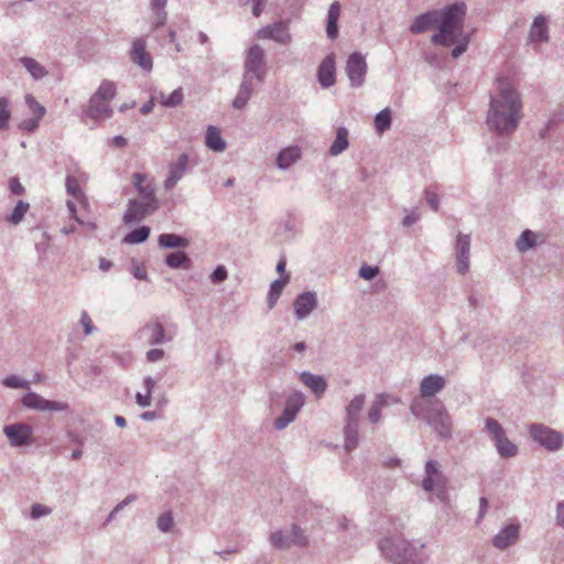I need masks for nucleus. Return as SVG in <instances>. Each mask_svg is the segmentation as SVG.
Instances as JSON below:
<instances>
[{
	"mask_svg": "<svg viewBox=\"0 0 564 564\" xmlns=\"http://www.w3.org/2000/svg\"><path fill=\"white\" fill-rule=\"evenodd\" d=\"M50 513H51V509L41 503H34L31 507V518L32 519H39V518L47 516Z\"/></svg>",
	"mask_w": 564,
	"mask_h": 564,
	"instance_id": "obj_56",
	"label": "nucleus"
},
{
	"mask_svg": "<svg viewBox=\"0 0 564 564\" xmlns=\"http://www.w3.org/2000/svg\"><path fill=\"white\" fill-rule=\"evenodd\" d=\"M135 402L141 408H148L151 405V394L148 392H145L144 394L137 393Z\"/></svg>",
	"mask_w": 564,
	"mask_h": 564,
	"instance_id": "obj_63",
	"label": "nucleus"
},
{
	"mask_svg": "<svg viewBox=\"0 0 564 564\" xmlns=\"http://www.w3.org/2000/svg\"><path fill=\"white\" fill-rule=\"evenodd\" d=\"M301 159V149L296 145L282 149L276 156V166L280 170H288Z\"/></svg>",
	"mask_w": 564,
	"mask_h": 564,
	"instance_id": "obj_32",
	"label": "nucleus"
},
{
	"mask_svg": "<svg viewBox=\"0 0 564 564\" xmlns=\"http://www.w3.org/2000/svg\"><path fill=\"white\" fill-rule=\"evenodd\" d=\"M288 282H289V275H285V276L274 280L270 285L269 293L280 297L282 290Z\"/></svg>",
	"mask_w": 564,
	"mask_h": 564,
	"instance_id": "obj_53",
	"label": "nucleus"
},
{
	"mask_svg": "<svg viewBox=\"0 0 564 564\" xmlns=\"http://www.w3.org/2000/svg\"><path fill=\"white\" fill-rule=\"evenodd\" d=\"M375 126L376 130L379 133H382L390 129L391 127V111L389 108H384L379 111L375 117Z\"/></svg>",
	"mask_w": 564,
	"mask_h": 564,
	"instance_id": "obj_44",
	"label": "nucleus"
},
{
	"mask_svg": "<svg viewBox=\"0 0 564 564\" xmlns=\"http://www.w3.org/2000/svg\"><path fill=\"white\" fill-rule=\"evenodd\" d=\"M348 145V130L345 127H339L336 131V138L330 144L329 154L332 156H337L343 153Z\"/></svg>",
	"mask_w": 564,
	"mask_h": 564,
	"instance_id": "obj_38",
	"label": "nucleus"
},
{
	"mask_svg": "<svg viewBox=\"0 0 564 564\" xmlns=\"http://www.w3.org/2000/svg\"><path fill=\"white\" fill-rule=\"evenodd\" d=\"M25 102L30 110L33 112L34 117H37V119L43 118L45 115V108L40 102H37L33 96L26 95Z\"/></svg>",
	"mask_w": 564,
	"mask_h": 564,
	"instance_id": "obj_51",
	"label": "nucleus"
},
{
	"mask_svg": "<svg viewBox=\"0 0 564 564\" xmlns=\"http://www.w3.org/2000/svg\"><path fill=\"white\" fill-rule=\"evenodd\" d=\"M536 243V236L535 234L530 230L525 229L522 231L518 240L516 241V248L519 252H527L531 248H533Z\"/></svg>",
	"mask_w": 564,
	"mask_h": 564,
	"instance_id": "obj_42",
	"label": "nucleus"
},
{
	"mask_svg": "<svg viewBox=\"0 0 564 564\" xmlns=\"http://www.w3.org/2000/svg\"><path fill=\"white\" fill-rule=\"evenodd\" d=\"M41 119H37V117L23 120L20 123V128L25 131H34L39 127V122Z\"/></svg>",
	"mask_w": 564,
	"mask_h": 564,
	"instance_id": "obj_62",
	"label": "nucleus"
},
{
	"mask_svg": "<svg viewBox=\"0 0 564 564\" xmlns=\"http://www.w3.org/2000/svg\"><path fill=\"white\" fill-rule=\"evenodd\" d=\"M438 15L440 14L437 10H432L415 17L409 28L410 32L413 34H421L426 32L432 26L436 28Z\"/></svg>",
	"mask_w": 564,
	"mask_h": 564,
	"instance_id": "obj_27",
	"label": "nucleus"
},
{
	"mask_svg": "<svg viewBox=\"0 0 564 564\" xmlns=\"http://www.w3.org/2000/svg\"><path fill=\"white\" fill-rule=\"evenodd\" d=\"M189 158L186 153L178 155L175 162L169 165V175L164 181V188L166 191L173 189L176 184L183 178L188 166Z\"/></svg>",
	"mask_w": 564,
	"mask_h": 564,
	"instance_id": "obj_18",
	"label": "nucleus"
},
{
	"mask_svg": "<svg viewBox=\"0 0 564 564\" xmlns=\"http://www.w3.org/2000/svg\"><path fill=\"white\" fill-rule=\"evenodd\" d=\"M467 33L464 30L452 29L443 24H436V32L431 36L432 43L440 46H451Z\"/></svg>",
	"mask_w": 564,
	"mask_h": 564,
	"instance_id": "obj_22",
	"label": "nucleus"
},
{
	"mask_svg": "<svg viewBox=\"0 0 564 564\" xmlns=\"http://www.w3.org/2000/svg\"><path fill=\"white\" fill-rule=\"evenodd\" d=\"M29 207V203L19 200L12 213L6 217V220L12 225H18L24 218Z\"/></svg>",
	"mask_w": 564,
	"mask_h": 564,
	"instance_id": "obj_45",
	"label": "nucleus"
},
{
	"mask_svg": "<svg viewBox=\"0 0 564 564\" xmlns=\"http://www.w3.org/2000/svg\"><path fill=\"white\" fill-rule=\"evenodd\" d=\"M159 246L164 249L186 248L188 239L176 234H162L158 238Z\"/></svg>",
	"mask_w": 564,
	"mask_h": 564,
	"instance_id": "obj_36",
	"label": "nucleus"
},
{
	"mask_svg": "<svg viewBox=\"0 0 564 564\" xmlns=\"http://www.w3.org/2000/svg\"><path fill=\"white\" fill-rule=\"evenodd\" d=\"M410 411L412 415L423 419L432 426L440 438L448 440L452 437V417L442 401L435 399L425 402L415 398L410 405Z\"/></svg>",
	"mask_w": 564,
	"mask_h": 564,
	"instance_id": "obj_2",
	"label": "nucleus"
},
{
	"mask_svg": "<svg viewBox=\"0 0 564 564\" xmlns=\"http://www.w3.org/2000/svg\"><path fill=\"white\" fill-rule=\"evenodd\" d=\"M341 6L338 1H334L327 11V23H326V34L330 40H335L338 36V19L340 15Z\"/></svg>",
	"mask_w": 564,
	"mask_h": 564,
	"instance_id": "obj_33",
	"label": "nucleus"
},
{
	"mask_svg": "<svg viewBox=\"0 0 564 564\" xmlns=\"http://www.w3.org/2000/svg\"><path fill=\"white\" fill-rule=\"evenodd\" d=\"M379 274L378 267L362 265L359 269V276L364 280H372Z\"/></svg>",
	"mask_w": 564,
	"mask_h": 564,
	"instance_id": "obj_55",
	"label": "nucleus"
},
{
	"mask_svg": "<svg viewBox=\"0 0 564 564\" xmlns=\"http://www.w3.org/2000/svg\"><path fill=\"white\" fill-rule=\"evenodd\" d=\"M116 95V86L112 82L104 80L91 98L110 101Z\"/></svg>",
	"mask_w": 564,
	"mask_h": 564,
	"instance_id": "obj_43",
	"label": "nucleus"
},
{
	"mask_svg": "<svg viewBox=\"0 0 564 564\" xmlns=\"http://www.w3.org/2000/svg\"><path fill=\"white\" fill-rule=\"evenodd\" d=\"M359 423L346 422L344 427V446L347 452H351L359 443Z\"/></svg>",
	"mask_w": 564,
	"mask_h": 564,
	"instance_id": "obj_37",
	"label": "nucleus"
},
{
	"mask_svg": "<svg viewBox=\"0 0 564 564\" xmlns=\"http://www.w3.org/2000/svg\"><path fill=\"white\" fill-rule=\"evenodd\" d=\"M530 436L534 442L550 452L560 449L563 445L562 433L539 423L529 426Z\"/></svg>",
	"mask_w": 564,
	"mask_h": 564,
	"instance_id": "obj_7",
	"label": "nucleus"
},
{
	"mask_svg": "<svg viewBox=\"0 0 564 564\" xmlns=\"http://www.w3.org/2000/svg\"><path fill=\"white\" fill-rule=\"evenodd\" d=\"M424 194H425V199H426L427 204L431 206V208L434 212H437L438 208H440L438 195L436 193L432 192V191H429V189H425Z\"/></svg>",
	"mask_w": 564,
	"mask_h": 564,
	"instance_id": "obj_58",
	"label": "nucleus"
},
{
	"mask_svg": "<svg viewBox=\"0 0 564 564\" xmlns=\"http://www.w3.org/2000/svg\"><path fill=\"white\" fill-rule=\"evenodd\" d=\"M206 147L214 152H223L226 149V141L220 135V131L215 126H209L205 135Z\"/></svg>",
	"mask_w": 564,
	"mask_h": 564,
	"instance_id": "obj_35",
	"label": "nucleus"
},
{
	"mask_svg": "<svg viewBox=\"0 0 564 564\" xmlns=\"http://www.w3.org/2000/svg\"><path fill=\"white\" fill-rule=\"evenodd\" d=\"M421 215L417 210H411L405 215V217L402 219V226L403 227H410L413 224H415L420 219Z\"/></svg>",
	"mask_w": 564,
	"mask_h": 564,
	"instance_id": "obj_60",
	"label": "nucleus"
},
{
	"mask_svg": "<svg viewBox=\"0 0 564 564\" xmlns=\"http://www.w3.org/2000/svg\"><path fill=\"white\" fill-rule=\"evenodd\" d=\"M20 63L35 80L42 79L47 74L44 66L32 57L23 56L20 58Z\"/></svg>",
	"mask_w": 564,
	"mask_h": 564,
	"instance_id": "obj_40",
	"label": "nucleus"
},
{
	"mask_svg": "<svg viewBox=\"0 0 564 564\" xmlns=\"http://www.w3.org/2000/svg\"><path fill=\"white\" fill-rule=\"evenodd\" d=\"M300 381L307 387L316 397H321L327 389L326 379L323 376L310 371H302L299 375Z\"/></svg>",
	"mask_w": 564,
	"mask_h": 564,
	"instance_id": "obj_29",
	"label": "nucleus"
},
{
	"mask_svg": "<svg viewBox=\"0 0 564 564\" xmlns=\"http://www.w3.org/2000/svg\"><path fill=\"white\" fill-rule=\"evenodd\" d=\"M158 529L163 532L167 533L173 529L174 520L171 511H166L162 513L158 520H156Z\"/></svg>",
	"mask_w": 564,
	"mask_h": 564,
	"instance_id": "obj_49",
	"label": "nucleus"
},
{
	"mask_svg": "<svg viewBox=\"0 0 564 564\" xmlns=\"http://www.w3.org/2000/svg\"><path fill=\"white\" fill-rule=\"evenodd\" d=\"M457 272L466 274L469 269L470 237L469 235L458 234L455 245Z\"/></svg>",
	"mask_w": 564,
	"mask_h": 564,
	"instance_id": "obj_20",
	"label": "nucleus"
},
{
	"mask_svg": "<svg viewBox=\"0 0 564 564\" xmlns=\"http://www.w3.org/2000/svg\"><path fill=\"white\" fill-rule=\"evenodd\" d=\"M270 544L279 550H288L293 545L306 547L308 539L304 531L297 525L293 524L290 533L285 534L282 530L272 532L269 536Z\"/></svg>",
	"mask_w": 564,
	"mask_h": 564,
	"instance_id": "obj_8",
	"label": "nucleus"
},
{
	"mask_svg": "<svg viewBox=\"0 0 564 564\" xmlns=\"http://www.w3.org/2000/svg\"><path fill=\"white\" fill-rule=\"evenodd\" d=\"M422 488L426 492H434L435 497L445 507L452 508L447 492V478L442 471V465L435 459H429L424 466Z\"/></svg>",
	"mask_w": 564,
	"mask_h": 564,
	"instance_id": "obj_4",
	"label": "nucleus"
},
{
	"mask_svg": "<svg viewBox=\"0 0 564 564\" xmlns=\"http://www.w3.org/2000/svg\"><path fill=\"white\" fill-rule=\"evenodd\" d=\"M556 524L564 529V502L560 501L556 506Z\"/></svg>",
	"mask_w": 564,
	"mask_h": 564,
	"instance_id": "obj_64",
	"label": "nucleus"
},
{
	"mask_svg": "<svg viewBox=\"0 0 564 564\" xmlns=\"http://www.w3.org/2000/svg\"><path fill=\"white\" fill-rule=\"evenodd\" d=\"M466 10L467 8L464 2H455L446 6L443 9L437 10L440 14L437 23L456 29V31L464 30Z\"/></svg>",
	"mask_w": 564,
	"mask_h": 564,
	"instance_id": "obj_11",
	"label": "nucleus"
},
{
	"mask_svg": "<svg viewBox=\"0 0 564 564\" xmlns=\"http://www.w3.org/2000/svg\"><path fill=\"white\" fill-rule=\"evenodd\" d=\"M183 101L182 88L173 90L169 96H161V102L165 107H175L181 105Z\"/></svg>",
	"mask_w": 564,
	"mask_h": 564,
	"instance_id": "obj_48",
	"label": "nucleus"
},
{
	"mask_svg": "<svg viewBox=\"0 0 564 564\" xmlns=\"http://www.w3.org/2000/svg\"><path fill=\"white\" fill-rule=\"evenodd\" d=\"M66 192L73 196L78 197L82 194V188L76 177L68 175L65 180Z\"/></svg>",
	"mask_w": 564,
	"mask_h": 564,
	"instance_id": "obj_52",
	"label": "nucleus"
},
{
	"mask_svg": "<svg viewBox=\"0 0 564 564\" xmlns=\"http://www.w3.org/2000/svg\"><path fill=\"white\" fill-rule=\"evenodd\" d=\"M519 532L520 528L518 524L506 525L494 536V546L499 550H506L518 541Z\"/></svg>",
	"mask_w": 564,
	"mask_h": 564,
	"instance_id": "obj_25",
	"label": "nucleus"
},
{
	"mask_svg": "<svg viewBox=\"0 0 564 564\" xmlns=\"http://www.w3.org/2000/svg\"><path fill=\"white\" fill-rule=\"evenodd\" d=\"M131 61L139 65L144 72H151L153 62L150 53L147 52V42L142 37H138L132 42L130 51Z\"/></svg>",
	"mask_w": 564,
	"mask_h": 564,
	"instance_id": "obj_19",
	"label": "nucleus"
},
{
	"mask_svg": "<svg viewBox=\"0 0 564 564\" xmlns=\"http://www.w3.org/2000/svg\"><path fill=\"white\" fill-rule=\"evenodd\" d=\"M253 80H256V79L242 75V80L240 83L238 93H237L235 99L232 100V107L235 109L242 110L246 108L249 99L251 98V96L253 94V88H254Z\"/></svg>",
	"mask_w": 564,
	"mask_h": 564,
	"instance_id": "obj_28",
	"label": "nucleus"
},
{
	"mask_svg": "<svg viewBox=\"0 0 564 564\" xmlns=\"http://www.w3.org/2000/svg\"><path fill=\"white\" fill-rule=\"evenodd\" d=\"M165 263L172 269L188 270L192 265V260L184 251H175L166 256Z\"/></svg>",
	"mask_w": 564,
	"mask_h": 564,
	"instance_id": "obj_39",
	"label": "nucleus"
},
{
	"mask_svg": "<svg viewBox=\"0 0 564 564\" xmlns=\"http://www.w3.org/2000/svg\"><path fill=\"white\" fill-rule=\"evenodd\" d=\"M446 386V380L441 375H429L421 380L420 383V398H432L440 391H442Z\"/></svg>",
	"mask_w": 564,
	"mask_h": 564,
	"instance_id": "obj_24",
	"label": "nucleus"
},
{
	"mask_svg": "<svg viewBox=\"0 0 564 564\" xmlns=\"http://www.w3.org/2000/svg\"><path fill=\"white\" fill-rule=\"evenodd\" d=\"M264 57V50L259 44H253L247 52L242 75L263 83L267 75Z\"/></svg>",
	"mask_w": 564,
	"mask_h": 564,
	"instance_id": "obj_6",
	"label": "nucleus"
},
{
	"mask_svg": "<svg viewBox=\"0 0 564 564\" xmlns=\"http://www.w3.org/2000/svg\"><path fill=\"white\" fill-rule=\"evenodd\" d=\"M378 546L381 553L393 564H423L416 547L402 535L384 538Z\"/></svg>",
	"mask_w": 564,
	"mask_h": 564,
	"instance_id": "obj_3",
	"label": "nucleus"
},
{
	"mask_svg": "<svg viewBox=\"0 0 564 564\" xmlns=\"http://www.w3.org/2000/svg\"><path fill=\"white\" fill-rule=\"evenodd\" d=\"M258 36L261 39H269L284 45L292 41L288 22L285 21H278L264 26L258 32Z\"/></svg>",
	"mask_w": 564,
	"mask_h": 564,
	"instance_id": "obj_16",
	"label": "nucleus"
},
{
	"mask_svg": "<svg viewBox=\"0 0 564 564\" xmlns=\"http://www.w3.org/2000/svg\"><path fill=\"white\" fill-rule=\"evenodd\" d=\"M294 314L299 321L305 319L317 307V295L314 291L299 294L293 303Z\"/></svg>",
	"mask_w": 564,
	"mask_h": 564,
	"instance_id": "obj_17",
	"label": "nucleus"
},
{
	"mask_svg": "<svg viewBox=\"0 0 564 564\" xmlns=\"http://www.w3.org/2000/svg\"><path fill=\"white\" fill-rule=\"evenodd\" d=\"M485 430L495 442L497 453L501 458H511L518 454V446L507 437L505 429L496 419L487 417Z\"/></svg>",
	"mask_w": 564,
	"mask_h": 564,
	"instance_id": "obj_5",
	"label": "nucleus"
},
{
	"mask_svg": "<svg viewBox=\"0 0 564 564\" xmlns=\"http://www.w3.org/2000/svg\"><path fill=\"white\" fill-rule=\"evenodd\" d=\"M529 39L532 43L549 42V25L545 15L539 14L534 18L529 31Z\"/></svg>",
	"mask_w": 564,
	"mask_h": 564,
	"instance_id": "obj_30",
	"label": "nucleus"
},
{
	"mask_svg": "<svg viewBox=\"0 0 564 564\" xmlns=\"http://www.w3.org/2000/svg\"><path fill=\"white\" fill-rule=\"evenodd\" d=\"M228 276V272L225 265H217L216 269L210 273L209 279L213 283H221Z\"/></svg>",
	"mask_w": 564,
	"mask_h": 564,
	"instance_id": "obj_54",
	"label": "nucleus"
},
{
	"mask_svg": "<svg viewBox=\"0 0 564 564\" xmlns=\"http://www.w3.org/2000/svg\"><path fill=\"white\" fill-rule=\"evenodd\" d=\"M390 400L392 403L401 402L399 398H393L388 393H379L376 395L367 413L368 421L371 424L376 425L381 421V412L390 404Z\"/></svg>",
	"mask_w": 564,
	"mask_h": 564,
	"instance_id": "obj_23",
	"label": "nucleus"
},
{
	"mask_svg": "<svg viewBox=\"0 0 564 564\" xmlns=\"http://www.w3.org/2000/svg\"><path fill=\"white\" fill-rule=\"evenodd\" d=\"M367 73V63L365 56L360 52H354L349 55L346 63V74L349 78L351 87H360L365 82Z\"/></svg>",
	"mask_w": 564,
	"mask_h": 564,
	"instance_id": "obj_13",
	"label": "nucleus"
},
{
	"mask_svg": "<svg viewBox=\"0 0 564 564\" xmlns=\"http://www.w3.org/2000/svg\"><path fill=\"white\" fill-rule=\"evenodd\" d=\"M80 324L84 327V332H85L86 335L93 334L95 327L93 325L91 318L89 317V315H88V313L86 311L82 312Z\"/></svg>",
	"mask_w": 564,
	"mask_h": 564,
	"instance_id": "obj_57",
	"label": "nucleus"
},
{
	"mask_svg": "<svg viewBox=\"0 0 564 564\" xmlns=\"http://www.w3.org/2000/svg\"><path fill=\"white\" fill-rule=\"evenodd\" d=\"M151 229L149 226L134 228L123 237V242L128 245L142 243L148 240Z\"/></svg>",
	"mask_w": 564,
	"mask_h": 564,
	"instance_id": "obj_41",
	"label": "nucleus"
},
{
	"mask_svg": "<svg viewBox=\"0 0 564 564\" xmlns=\"http://www.w3.org/2000/svg\"><path fill=\"white\" fill-rule=\"evenodd\" d=\"M147 175L140 172H135L132 175V183L138 192L140 199L150 205L159 207V200L155 195L154 186L151 183H145Z\"/></svg>",
	"mask_w": 564,
	"mask_h": 564,
	"instance_id": "obj_21",
	"label": "nucleus"
},
{
	"mask_svg": "<svg viewBox=\"0 0 564 564\" xmlns=\"http://www.w3.org/2000/svg\"><path fill=\"white\" fill-rule=\"evenodd\" d=\"M24 408L36 411L68 412L69 404L63 401H51L35 392H28L21 398Z\"/></svg>",
	"mask_w": 564,
	"mask_h": 564,
	"instance_id": "obj_10",
	"label": "nucleus"
},
{
	"mask_svg": "<svg viewBox=\"0 0 564 564\" xmlns=\"http://www.w3.org/2000/svg\"><path fill=\"white\" fill-rule=\"evenodd\" d=\"M522 118V100L510 83L497 82V90L490 95V107L487 112L489 131L499 137H509L516 132Z\"/></svg>",
	"mask_w": 564,
	"mask_h": 564,
	"instance_id": "obj_1",
	"label": "nucleus"
},
{
	"mask_svg": "<svg viewBox=\"0 0 564 564\" xmlns=\"http://www.w3.org/2000/svg\"><path fill=\"white\" fill-rule=\"evenodd\" d=\"M318 83L322 87L328 88L335 84V56L327 55L318 66L317 70Z\"/></svg>",
	"mask_w": 564,
	"mask_h": 564,
	"instance_id": "obj_26",
	"label": "nucleus"
},
{
	"mask_svg": "<svg viewBox=\"0 0 564 564\" xmlns=\"http://www.w3.org/2000/svg\"><path fill=\"white\" fill-rule=\"evenodd\" d=\"M9 189L13 195H23L24 194V187L20 183L18 177H12L9 181Z\"/></svg>",
	"mask_w": 564,
	"mask_h": 564,
	"instance_id": "obj_59",
	"label": "nucleus"
},
{
	"mask_svg": "<svg viewBox=\"0 0 564 564\" xmlns=\"http://www.w3.org/2000/svg\"><path fill=\"white\" fill-rule=\"evenodd\" d=\"M3 433L8 437L11 446L21 447L30 443L33 430L28 424L14 423L6 425Z\"/></svg>",
	"mask_w": 564,
	"mask_h": 564,
	"instance_id": "obj_15",
	"label": "nucleus"
},
{
	"mask_svg": "<svg viewBox=\"0 0 564 564\" xmlns=\"http://www.w3.org/2000/svg\"><path fill=\"white\" fill-rule=\"evenodd\" d=\"M11 111L9 109V100L6 97H0V129L4 130L9 127Z\"/></svg>",
	"mask_w": 564,
	"mask_h": 564,
	"instance_id": "obj_47",
	"label": "nucleus"
},
{
	"mask_svg": "<svg viewBox=\"0 0 564 564\" xmlns=\"http://www.w3.org/2000/svg\"><path fill=\"white\" fill-rule=\"evenodd\" d=\"M158 209L159 207L156 206L139 200L138 198H131L128 202L122 220L126 225L139 224Z\"/></svg>",
	"mask_w": 564,
	"mask_h": 564,
	"instance_id": "obj_12",
	"label": "nucleus"
},
{
	"mask_svg": "<svg viewBox=\"0 0 564 564\" xmlns=\"http://www.w3.org/2000/svg\"><path fill=\"white\" fill-rule=\"evenodd\" d=\"M164 357V350L161 348H153L147 352V360L149 362H156Z\"/></svg>",
	"mask_w": 564,
	"mask_h": 564,
	"instance_id": "obj_61",
	"label": "nucleus"
},
{
	"mask_svg": "<svg viewBox=\"0 0 564 564\" xmlns=\"http://www.w3.org/2000/svg\"><path fill=\"white\" fill-rule=\"evenodd\" d=\"M365 403L366 395L364 393L355 395L346 406V422L359 423Z\"/></svg>",
	"mask_w": 564,
	"mask_h": 564,
	"instance_id": "obj_34",
	"label": "nucleus"
},
{
	"mask_svg": "<svg viewBox=\"0 0 564 564\" xmlns=\"http://www.w3.org/2000/svg\"><path fill=\"white\" fill-rule=\"evenodd\" d=\"M305 404V395L301 391L291 393L280 416L274 420V427L279 431L284 430L295 419L297 413Z\"/></svg>",
	"mask_w": 564,
	"mask_h": 564,
	"instance_id": "obj_9",
	"label": "nucleus"
},
{
	"mask_svg": "<svg viewBox=\"0 0 564 564\" xmlns=\"http://www.w3.org/2000/svg\"><path fill=\"white\" fill-rule=\"evenodd\" d=\"M2 384L11 389H28L30 382L17 375H10L2 380Z\"/></svg>",
	"mask_w": 564,
	"mask_h": 564,
	"instance_id": "obj_46",
	"label": "nucleus"
},
{
	"mask_svg": "<svg viewBox=\"0 0 564 564\" xmlns=\"http://www.w3.org/2000/svg\"><path fill=\"white\" fill-rule=\"evenodd\" d=\"M86 115L91 119H106L111 117L112 109L109 101L102 99L90 98Z\"/></svg>",
	"mask_w": 564,
	"mask_h": 564,
	"instance_id": "obj_31",
	"label": "nucleus"
},
{
	"mask_svg": "<svg viewBox=\"0 0 564 564\" xmlns=\"http://www.w3.org/2000/svg\"><path fill=\"white\" fill-rule=\"evenodd\" d=\"M469 42H470L469 33L464 35L462 39L457 40L455 42L456 46L452 50V53H451L452 57L458 58L460 55H463L467 51Z\"/></svg>",
	"mask_w": 564,
	"mask_h": 564,
	"instance_id": "obj_50",
	"label": "nucleus"
},
{
	"mask_svg": "<svg viewBox=\"0 0 564 564\" xmlns=\"http://www.w3.org/2000/svg\"><path fill=\"white\" fill-rule=\"evenodd\" d=\"M138 338L147 344L156 346L172 340V337L165 335L164 326L160 322L147 323L138 330Z\"/></svg>",
	"mask_w": 564,
	"mask_h": 564,
	"instance_id": "obj_14",
	"label": "nucleus"
}]
</instances>
